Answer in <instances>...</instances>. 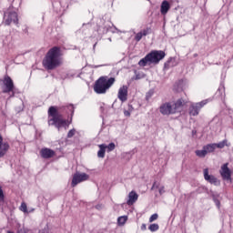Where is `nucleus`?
Here are the masks:
<instances>
[{
	"label": "nucleus",
	"mask_w": 233,
	"mask_h": 233,
	"mask_svg": "<svg viewBox=\"0 0 233 233\" xmlns=\"http://www.w3.org/2000/svg\"><path fill=\"white\" fill-rule=\"evenodd\" d=\"M68 108L71 112V117L70 120H66L63 118V115L59 113V110H57V107L51 106L48 108V125L49 127H55V128H57V131L61 130V128H66L67 127H70L72 125V117H74V112L75 107L74 105H69Z\"/></svg>",
	"instance_id": "obj_1"
},
{
	"label": "nucleus",
	"mask_w": 233,
	"mask_h": 233,
	"mask_svg": "<svg viewBox=\"0 0 233 233\" xmlns=\"http://www.w3.org/2000/svg\"><path fill=\"white\" fill-rule=\"evenodd\" d=\"M62 57L63 52L61 51V47L53 46L46 54L42 65L46 70H56V68H59L63 65Z\"/></svg>",
	"instance_id": "obj_2"
},
{
	"label": "nucleus",
	"mask_w": 233,
	"mask_h": 233,
	"mask_svg": "<svg viewBox=\"0 0 233 233\" xmlns=\"http://www.w3.org/2000/svg\"><path fill=\"white\" fill-rule=\"evenodd\" d=\"M115 83V77L108 78V76H100L95 82L94 92H96V94H106V91L109 90Z\"/></svg>",
	"instance_id": "obj_3"
},
{
	"label": "nucleus",
	"mask_w": 233,
	"mask_h": 233,
	"mask_svg": "<svg viewBox=\"0 0 233 233\" xmlns=\"http://www.w3.org/2000/svg\"><path fill=\"white\" fill-rule=\"evenodd\" d=\"M167 54L163 50H153L138 62L139 66H147V64L158 65L159 61L165 59Z\"/></svg>",
	"instance_id": "obj_4"
},
{
	"label": "nucleus",
	"mask_w": 233,
	"mask_h": 233,
	"mask_svg": "<svg viewBox=\"0 0 233 233\" xmlns=\"http://www.w3.org/2000/svg\"><path fill=\"white\" fill-rule=\"evenodd\" d=\"M11 8H13L12 5H10L6 11H4L3 24L5 26H10L12 23H14V25H19L17 13L15 11H10Z\"/></svg>",
	"instance_id": "obj_5"
},
{
	"label": "nucleus",
	"mask_w": 233,
	"mask_h": 233,
	"mask_svg": "<svg viewBox=\"0 0 233 233\" xmlns=\"http://www.w3.org/2000/svg\"><path fill=\"white\" fill-rule=\"evenodd\" d=\"M4 87H3V94H10V92H13V95L11 97H14L15 93L14 89L15 88V86H14V80H12V77L9 76H5L3 80Z\"/></svg>",
	"instance_id": "obj_6"
},
{
	"label": "nucleus",
	"mask_w": 233,
	"mask_h": 233,
	"mask_svg": "<svg viewBox=\"0 0 233 233\" xmlns=\"http://www.w3.org/2000/svg\"><path fill=\"white\" fill-rule=\"evenodd\" d=\"M90 179V176L86 173H79L76 172L73 175L71 187L74 188L79 185V183H83V181H88Z\"/></svg>",
	"instance_id": "obj_7"
},
{
	"label": "nucleus",
	"mask_w": 233,
	"mask_h": 233,
	"mask_svg": "<svg viewBox=\"0 0 233 233\" xmlns=\"http://www.w3.org/2000/svg\"><path fill=\"white\" fill-rule=\"evenodd\" d=\"M207 103H208V100H202L201 102L191 104L188 109L189 116H199V111L205 105H207Z\"/></svg>",
	"instance_id": "obj_8"
},
{
	"label": "nucleus",
	"mask_w": 233,
	"mask_h": 233,
	"mask_svg": "<svg viewBox=\"0 0 233 233\" xmlns=\"http://www.w3.org/2000/svg\"><path fill=\"white\" fill-rule=\"evenodd\" d=\"M204 179L215 187H219L221 185V181L218 179V177H216L214 175L208 174V168L204 169Z\"/></svg>",
	"instance_id": "obj_9"
},
{
	"label": "nucleus",
	"mask_w": 233,
	"mask_h": 233,
	"mask_svg": "<svg viewBox=\"0 0 233 233\" xmlns=\"http://www.w3.org/2000/svg\"><path fill=\"white\" fill-rule=\"evenodd\" d=\"M220 176L224 181H232V171L228 168V163H226L221 167Z\"/></svg>",
	"instance_id": "obj_10"
},
{
	"label": "nucleus",
	"mask_w": 233,
	"mask_h": 233,
	"mask_svg": "<svg viewBox=\"0 0 233 233\" xmlns=\"http://www.w3.org/2000/svg\"><path fill=\"white\" fill-rule=\"evenodd\" d=\"M159 110L162 116H171L172 114H175L172 107V103L170 102L165 103L160 106Z\"/></svg>",
	"instance_id": "obj_11"
},
{
	"label": "nucleus",
	"mask_w": 233,
	"mask_h": 233,
	"mask_svg": "<svg viewBox=\"0 0 233 233\" xmlns=\"http://www.w3.org/2000/svg\"><path fill=\"white\" fill-rule=\"evenodd\" d=\"M118 99L122 102L125 103L127 99H128V86H123L118 89V95H117Z\"/></svg>",
	"instance_id": "obj_12"
},
{
	"label": "nucleus",
	"mask_w": 233,
	"mask_h": 233,
	"mask_svg": "<svg viewBox=\"0 0 233 233\" xmlns=\"http://www.w3.org/2000/svg\"><path fill=\"white\" fill-rule=\"evenodd\" d=\"M8 150H10V144H8V142L3 143V136L0 134V159L6 156Z\"/></svg>",
	"instance_id": "obj_13"
},
{
	"label": "nucleus",
	"mask_w": 233,
	"mask_h": 233,
	"mask_svg": "<svg viewBox=\"0 0 233 233\" xmlns=\"http://www.w3.org/2000/svg\"><path fill=\"white\" fill-rule=\"evenodd\" d=\"M40 156L44 159H50L56 156V151L48 147H45L40 150Z\"/></svg>",
	"instance_id": "obj_14"
},
{
	"label": "nucleus",
	"mask_w": 233,
	"mask_h": 233,
	"mask_svg": "<svg viewBox=\"0 0 233 233\" xmlns=\"http://www.w3.org/2000/svg\"><path fill=\"white\" fill-rule=\"evenodd\" d=\"M138 198H139V195H137L136 191L129 192L127 205H128V207H132V205H134V203L137 201Z\"/></svg>",
	"instance_id": "obj_15"
},
{
	"label": "nucleus",
	"mask_w": 233,
	"mask_h": 233,
	"mask_svg": "<svg viewBox=\"0 0 233 233\" xmlns=\"http://www.w3.org/2000/svg\"><path fill=\"white\" fill-rule=\"evenodd\" d=\"M184 103H185V100H183L182 98H179L175 103L171 104V106L173 107V111L175 114H177V112L181 111V107L183 106Z\"/></svg>",
	"instance_id": "obj_16"
},
{
	"label": "nucleus",
	"mask_w": 233,
	"mask_h": 233,
	"mask_svg": "<svg viewBox=\"0 0 233 233\" xmlns=\"http://www.w3.org/2000/svg\"><path fill=\"white\" fill-rule=\"evenodd\" d=\"M169 10H170V4L168 3V1L164 0L160 7L161 14L165 15V14H167Z\"/></svg>",
	"instance_id": "obj_17"
},
{
	"label": "nucleus",
	"mask_w": 233,
	"mask_h": 233,
	"mask_svg": "<svg viewBox=\"0 0 233 233\" xmlns=\"http://www.w3.org/2000/svg\"><path fill=\"white\" fill-rule=\"evenodd\" d=\"M99 150L97 152V157H101L102 159L105 157V154L106 152V145L101 144L98 146Z\"/></svg>",
	"instance_id": "obj_18"
},
{
	"label": "nucleus",
	"mask_w": 233,
	"mask_h": 233,
	"mask_svg": "<svg viewBox=\"0 0 233 233\" xmlns=\"http://www.w3.org/2000/svg\"><path fill=\"white\" fill-rule=\"evenodd\" d=\"M204 149L206 150L207 154H210L216 150V144H208L204 146Z\"/></svg>",
	"instance_id": "obj_19"
},
{
	"label": "nucleus",
	"mask_w": 233,
	"mask_h": 233,
	"mask_svg": "<svg viewBox=\"0 0 233 233\" xmlns=\"http://www.w3.org/2000/svg\"><path fill=\"white\" fill-rule=\"evenodd\" d=\"M207 150L205 149V147H203L202 150H197L196 151V156H198V157H205V156H207Z\"/></svg>",
	"instance_id": "obj_20"
},
{
	"label": "nucleus",
	"mask_w": 233,
	"mask_h": 233,
	"mask_svg": "<svg viewBox=\"0 0 233 233\" xmlns=\"http://www.w3.org/2000/svg\"><path fill=\"white\" fill-rule=\"evenodd\" d=\"M148 229L150 230V232H157V230H159V225L158 224H151V225H149Z\"/></svg>",
	"instance_id": "obj_21"
},
{
	"label": "nucleus",
	"mask_w": 233,
	"mask_h": 233,
	"mask_svg": "<svg viewBox=\"0 0 233 233\" xmlns=\"http://www.w3.org/2000/svg\"><path fill=\"white\" fill-rule=\"evenodd\" d=\"M127 219H128V218L127 216L119 217L117 218V223H118V225H125V223H127Z\"/></svg>",
	"instance_id": "obj_22"
},
{
	"label": "nucleus",
	"mask_w": 233,
	"mask_h": 233,
	"mask_svg": "<svg viewBox=\"0 0 233 233\" xmlns=\"http://www.w3.org/2000/svg\"><path fill=\"white\" fill-rule=\"evenodd\" d=\"M109 27L106 25L98 26L97 32H102V34H108Z\"/></svg>",
	"instance_id": "obj_23"
},
{
	"label": "nucleus",
	"mask_w": 233,
	"mask_h": 233,
	"mask_svg": "<svg viewBox=\"0 0 233 233\" xmlns=\"http://www.w3.org/2000/svg\"><path fill=\"white\" fill-rule=\"evenodd\" d=\"M107 152H112L113 150H116V144L114 142H111L106 146Z\"/></svg>",
	"instance_id": "obj_24"
},
{
	"label": "nucleus",
	"mask_w": 233,
	"mask_h": 233,
	"mask_svg": "<svg viewBox=\"0 0 233 233\" xmlns=\"http://www.w3.org/2000/svg\"><path fill=\"white\" fill-rule=\"evenodd\" d=\"M20 210L22 212H25V214L28 213V208L26 206V203L23 202L20 206Z\"/></svg>",
	"instance_id": "obj_25"
},
{
	"label": "nucleus",
	"mask_w": 233,
	"mask_h": 233,
	"mask_svg": "<svg viewBox=\"0 0 233 233\" xmlns=\"http://www.w3.org/2000/svg\"><path fill=\"white\" fill-rule=\"evenodd\" d=\"M141 39H143V33H141L140 31L135 35V41H137V43H139Z\"/></svg>",
	"instance_id": "obj_26"
},
{
	"label": "nucleus",
	"mask_w": 233,
	"mask_h": 233,
	"mask_svg": "<svg viewBox=\"0 0 233 233\" xmlns=\"http://www.w3.org/2000/svg\"><path fill=\"white\" fill-rule=\"evenodd\" d=\"M142 35H148V34H150L152 32V28L150 27H147L146 29L140 31Z\"/></svg>",
	"instance_id": "obj_27"
},
{
	"label": "nucleus",
	"mask_w": 233,
	"mask_h": 233,
	"mask_svg": "<svg viewBox=\"0 0 233 233\" xmlns=\"http://www.w3.org/2000/svg\"><path fill=\"white\" fill-rule=\"evenodd\" d=\"M5 202V192L3 191V187L0 186V203Z\"/></svg>",
	"instance_id": "obj_28"
},
{
	"label": "nucleus",
	"mask_w": 233,
	"mask_h": 233,
	"mask_svg": "<svg viewBox=\"0 0 233 233\" xmlns=\"http://www.w3.org/2000/svg\"><path fill=\"white\" fill-rule=\"evenodd\" d=\"M153 96H154V91L153 90H149L146 94V100L150 101V97H152Z\"/></svg>",
	"instance_id": "obj_29"
},
{
	"label": "nucleus",
	"mask_w": 233,
	"mask_h": 233,
	"mask_svg": "<svg viewBox=\"0 0 233 233\" xmlns=\"http://www.w3.org/2000/svg\"><path fill=\"white\" fill-rule=\"evenodd\" d=\"M157 218H159V215H157V213L153 214V215L149 218V223H153V221H156V219H157Z\"/></svg>",
	"instance_id": "obj_30"
},
{
	"label": "nucleus",
	"mask_w": 233,
	"mask_h": 233,
	"mask_svg": "<svg viewBox=\"0 0 233 233\" xmlns=\"http://www.w3.org/2000/svg\"><path fill=\"white\" fill-rule=\"evenodd\" d=\"M74 136H76V129H70L67 133V137L70 138V137H74Z\"/></svg>",
	"instance_id": "obj_31"
},
{
	"label": "nucleus",
	"mask_w": 233,
	"mask_h": 233,
	"mask_svg": "<svg viewBox=\"0 0 233 233\" xmlns=\"http://www.w3.org/2000/svg\"><path fill=\"white\" fill-rule=\"evenodd\" d=\"M38 233H50V229L48 228V225L45 226L44 228L40 229Z\"/></svg>",
	"instance_id": "obj_32"
},
{
	"label": "nucleus",
	"mask_w": 233,
	"mask_h": 233,
	"mask_svg": "<svg viewBox=\"0 0 233 233\" xmlns=\"http://www.w3.org/2000/svg\"><path fill=\"white\" fill-rule=\"evenodd\" d=\"M132 79H135V81H137L139 79H143V76H141V74L136 72V75H135V76L132 77Z\"/></svg>",
	"instance_id": "obj_33"
},
{
	"label": "nucleus",
	"mask_w": 233,
	"mask_h": 233,
	"mask_svg": "<svg viewBox=\"0 0 233 233\" xmlns=\"http://www.w3.org/2000/svg\"><path fill=\"white\" fill-rule=\"evenodd\" d=\"M225 143H226V141L223 140L222 142L216 144V148H225Z\"/></svg>",
	"instance_id": "obj_34"
},
{
	"label": "nucleus",
	"mask_w": 233,
	"mask_h": 233,
	"mask_svg": "<svg viewBox=\"0 0 233 233\" xmlns=\"http://www.w3.org/2000/svg\"><path fill=\"white\" fill-rule=\"evenodd\" d=\"M160 185L161 184L159 182L155 181L151 187V190H155V188H159Z\"/></svg>",
	"instance_id": "obj_35"
},
{
	"label": "nucleus",
	"mask_w": 233,
	"mask_h": 233,
	"mask_svg": "<svg viewBox=\"0 0 233 233\" xmlns=\"http://www.w3.org/2000/svg\"><path fill=\"white\" fill-rule=\"evenodd\" d=\"M172 62V58H169L165 64H164V67L165 68H168L170 66V63Z\"/></svg>",
	"instance_id": "obj_36"
},
{
	"label": "nucleus",
	"mask_w": 233,
	"mask_h": 233,
	"mask_svg": "<svg viewBox=\"0 0 233 233\" xmlns=\"http://www.w3.org/2000/svg\"><path fill=\"white\" fill-rule=\"evenodd\" d=\"M158 193L160 194V196H163V194H165V186H161L158 188Z\"/></svg>",
	"instance_id": "obj_37"
},
{
	"label": "nucleus",
	"mask_w": 233,
	"mask_h": 233,
	"mask_svg": "<svg viewBox=\"0 0 233 233\" xmlns=\"http://www.w3.org/2000/svg\"><path fill=\"white\" fill-rule=\"evenodd\" d=\"M130 114H132L131 111L127 110H124V116H126V117H130Z\"/></svg>",
	"instance_id": "obj_38"
},
{
	"label": "nucleus",
	"mask_w": 233,
	"mask_h": 233,
	"mask_svg": "<svg viewBox=\"0 0 233 233\" xmlns=\"http://www.w3.org/2000/svg\"><path fill=\"white\" fill-rule=\"evenodd\" d=\"M214 201H215V205H217V207L219 208V207L221 205V202H219V199L214 198Z\"/></svg>",
	"instance_id": "obj_39"
},
{
	"label": "nucleus",
	"mask_w": 233,
	"mask_h": 233,
	"mask_svg": "<svg viewBox=\"0 0 233 233\" xmlns=\"http://www.w3.org/2000/svg\"><path fill=\"white\" fill-rule=\"evenodd\" d=\"M127 110L129 111V112H134V106L131 105V104H128L127 105Z\"/></svg>",
	"instance_id": "obj_40"
},
{
	"label": "nucleus",
	"mask_w": 233,
	"mask_h": 233,
	"mask_svg": "<svg viewBox=\"0 0 233 233\" xmlns=\"http://www.w3.org/2000/svg\"><path fill=\"white\" fill-rule=\"evenodd\" d=\"M141 230H147V224L141 225Z\"/></svg>",
	"instance_id": "obj_41"
},
{
	"label": "nucleus",
	"mask_w": 233,
	"mask_h": 233,
	"mask_svg": "<svg viewBox=\"0 0 233 233\" xmlns=\"http://www.w3.org/2000/svg\"><path fill=\"white\" fill-rule=\"evenodd\" d=\"M191 134H192V136H196L198 134V131L194 129V130H192Z\"/></svg>",
	"instance_id": "obj_42"
},
{
	"label": "nucleus",
	"mask_w": 233,
	"mask_h": 233,
	"mask_svg": "<svg viewBox=\"0 0 233 233\" xmlns=\"http://www.w3.org/2000/svg\"><path fill=\"white\" fill-rule=\"evenodd\" d=\"M66 77H68V75L62 76V79H66Z\"/></svg>",
	"instance_id": "obj_43"
},
{
	"label": "nucleus",
	"mask_w": 233,
	"mask_h": 233,
	"mask_svg": "<svg viewBox=\"0 0 233 233\" xmlns=\"http://www.w3.org/2000/svg\"><path fill=\"white\" fill-rule=\"evenodd\" d=\"M114 105H116V102L112 105V108H114Z\"/></svg>",
	"instance_id": "obj_44"
},
{
	"label": "nucleus",
	"mask_w": 233,
	"mask_h": 233,
	"mask_svg": "<svg viewBox=\"0 0 233 233\" xmlns=\"http://www.w3.org/2000/svg\"><path fill=\"white\" fill-rule=\"evenodd\" d=\"M194 56H195V57H197V56H198V55L196 54V55H194Z\"/></svg>",
	"instance_id": "obj_45"
}]
</instances>
